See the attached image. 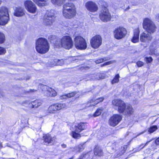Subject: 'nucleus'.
<instances>
[{
	"mask_svg": "<svg viewBox=\"0 0 159 159\" xmlns=\"http://www.w3.org/2000/svg\"><path fill=\"white\" fill-rule=\"evenodd\" d=\"M35 47L38 52L44 54L48 52L49 48V44L46 39L40 38L36 41Z\"/></svg>",
	"mask_w": 159,
	"mask_h": 159,
	"instance_id": "1",
	"label": "nucleus"
},
{
	"mask_svg": "<svg viewBox=\"0 0 159 159\" xmlns=\"http://www.w3.org/2000/svg\"><path fill=\"white\" fill-rule=\"evenodd\" d=\"M53 10L48 11L43 17L42 23L46 26L52 25L54 21L55 17Z\"/></svg>",
	"mask_w": 159,
	"mask_h": 159,
	"instance_id": "2",
	"label": "nucleus"
},
{
	"mask_svg": "<svg viewBox=\"0 0 159 159\" xmlns=\"http://www.w3.org/2000/svg\"><path fill=\"white\" fill-rule=\"evenodd\" d=\"M9 20L7 8L5 7L0 8V25H5L7 23Z\"/></svg>",
	"mask_w": 159,
	"mask_h": 159,
	"instance_id": "3",
	"label": "nucleus"
},
{
	"mask_svg": "<svg viewBox=\"0 0 159 159\" xmlns=\"http://www.w3.org/2000/svg\"><path fill=\"white\" fill-rule=\"evenodd\" d=\"M75 46L76 48L80 50L85 49L87 44L85 40L81 36H77L74 39Z\"/></svg>",
	"mask_w": 159,
	"mask_h": 159,
	"instance_id": "4",
	"label": "nucleus"
},
{
	"mask_svg": "<svg viewBox=\"0 0 159 159\" xmlns=\"http://www.w3.org/2000/svg\"><path fill=\"white\" fill-rule=\"evenodd\" d=\"M143 28L147 32L152 34L154 33L156 30V27L153 22L149 19L146 18L143 20Z\"/></svg>",
	"mask_w": 159,
	"mask_h": 159,
	"instance_id": "5",
	"label": "nucleus"
},
{
	"mask_svg": "<svg viewBox=\"0 0 159 159\" xmlns=\"http://www.w3.org/2000/svg\"><path fill=\"white\" fill-rule=\"evenodd\" d=\"M117 110L120 113H124L128 115H132L134 111L132 106L130 105H126L124 102L121 104V106Z\"/></svg>",
	"mask_w": 159,
	"mask_h": 159,
	"instance_id": "6",
	"label": "nucleus"
},
{
	"mask_svg": "<svg viewBox=\"0 0 159 159\" xmlns=\"http://www.w3.org/2000/svg\"><path fill=\"white\" fill-rule=\"evenodd\" d=\"M99 18L104 22H107L111 20V16L107 7H104L102 8L99 14Z\"/></svg>",
	"mask_w": 159,
	"mask_h": 159,
	"instance_id": "7",
	"label": "nucleus"
},
{
	"mask_svg": "<svg viewBox=\"0 0 159 159\" xmlns=\"http://www.w3.org/2000/svg\"><path fill=\"white\" fill-rule=\"evenodd\" d=\"M126 33V30L125 28L122 27L117 28L114 32V37L117 39H120L124 38Z\"/></svg>",
	"mask_w": 159,
	"mask_h": 159,
	"instance_id": "8",
	"label": "nucleus"
},
{
	"mask_svg": "<svg viewBox=\"0 0 159 159\" xmlns=\"http://www.w3.org/2000/svg\"><path fill=\"white\" fill-rule=\"evenodd\" d=\"M91 47L94 48H97L99 47L102 43V39L99 35L94 36L90 41Z\"/></svg>",
	"mask_w": 159,
	"mask_h": 159,
	"instance_id": "9",
	"label": "nucleus"
},
{
	"mask_svg": "<svg viewBox=\"0 0 159 159\" xmlns=\"http://www.w3.org/2000/svg\"><path fill=\"white\" fill-rule=\"evenodd\" d=\"M25 8L29 12L34 14L36 12L37 8L35 4L30 0H26L24 3Z\"/></svg>",
	"mask_w": 159,
	"mask_h": 159,
	"instance_id": "10",
	"label": "nucleus"
},
{
	"mask_svg": "<svg viewBox=\"0 0 159 159\" xmlns=\"http://www.w3.org/2000/svg\"><path fill=\"white\" fill-rule=\"evenodd\" d=\"M122 118V116L120 115H114L110 118L109 124L111 126H115L120 122Z\"/></svg>",
	"mask_w": 159,
	"mask_h": 159,
	"instance_id": "11",
	"label": "nucleus"
},
{
	"mask_svg": "<svg viewBox=\"0 0 159 159\" xmlns=\"http://www.w3.org/2000/svg\"><path fill=\"white\" fill-rule=\"evenodd\" d=\"M63 15L66 18L69 19L70 17V3L69 1L65 3L63 7Z\"/></svg>",
	"mask_w": 159,
	"mask_h": 159,
	"instance_id": "12",
	"label": "nucleus"
},
{
	"mask_svg": "<svg viewBox=\"0 0 159 159\" xmlns=\"http://www.w3.org/2000/svg\"><path fill=\"white\" fill-rule=\"evenodd\" d=\"M85 6L88 10L92 12L96 11L98 9L96 4L93 2H88L86 3Z\"/></svg>",
	"mask_w": 159,
	"mask_h": 159,
	"instance_id": "13",
	"label": "nucleus"
},
{
	"mask_svg": "<svg viewBox=\"0 0 159 159\" xmlns=\"http://www.w3.org/2000/svg\"><path fill=\"white\" fill-rule=\"evenodd\" d=\"M62 47L66 49H70V36H65L61 39Z\"/></svg>",
	"mask_w": 159,
	"mask_h": 159,
	"instance_id": "14",
	"label": "nucleus"
},
{
	"mask_svg": "<svg viewBox=\"0 0 159 159\" xmlns=\"http://www.w3.org/2000/svg\"><path fill=\"white\" fill-rule=\"evenodd\" d=\"M43 139L46 145L53 144L55 142V137L52 138L49 134L44 135L43 137Z\"/></svg>",
	"mask_w": 159,
	"mask_h": 159,
	"instance_id": "15",
	"label": "nucleus"
},
{
	"mask_svg": "<svg viewBox=\"0 0 159 159\" xmlns=\"http://www.w3.org/2000/svg\"><path fill=\"white\" fill-rule=\"evenodd\" d=\"M158 45L156 41L152 43L150 47L149 54L150 55H152L154 54L156 55H159V54L157 52V50H156V48Z\"/></svg>",
	"mask_w": 159,
	"mask_h": 159,
	"instance_id": "16",
	"label": "nucleus"
},
{
	"mask_svg": "<svg viewBox=\"0 0 159 159\" xmlns=\"http://www.w3.org/2000/svg\"><path fill=\"white\" fill-rule=\"evenodd\" d=\"M104 99V98L101 97L97 98L96 99H93L88 102L87 106L88 107L91 106H94L98 104V103L102 102Z\"/></svg>",
	"mask_w": 159,
	"mask_h": 159,
	"instance_id": "17",
	"label": "nucleus"
},
{
	"mask_svg": "<svg viewBox=\"0 0 159 159\" xmlns=\"http://www.w3.org/2000/svg\"><path fill=\"white\" fill-rule=\"evenodd\" d=\"M75 127L76 131L78 132H80L86 128V126L83 123H80L75 125Z\"/></svg>",
	"mask_w": 159,
	"mask_h": 159,
	"instance_id": "18",
	"label": "nucleus"
},
{
	"mask_svg": "<svg viewBox=\"0 0 159 159\" xmlns=\"http://www.w3.org/2000/svg\"><path fill=\"white\" fill-rule=\"evenodd\" d=\"M139 31L138 29H135L134 31V36L131 39V41L136 43L139 41Z\"/></svg>",
	"mask_w": 159,
	"mask_h": 159,
	"instance_id": "19",
	"label": "nucleus"
},
{
	"mask_svg": "<svg viewBox=\"0 0 159 159\" xmlns=\"http://www.w3.org/2000/svg\"><path fill=\"white\" fill-rule=\"evenodd\" d=\"M152 39V37L148 34H146L143 32L140 35V40L142 42H145L147 40H151Z\"/></svg>",
	"mask_w": 159,
	"mask_h": 159,
	"instance_id": "20",
	"label": "nucleus"
},
{
	"mask_svg": "<svg viewBox=\"0 0 159 159\" xmlns=\"http://www.w3.org/2000/svg\"><path fill=\"white\" fill-rule=\"evenodd\" d=\"M124 102L120 99H114L112 101V104L115 107V108L117 110L121 106Z\"/></svg>",
	"mask_w": 159,
	"mask_h": 159,
	"instance_id": "21",
	"label": "nucleus"
},
{
	"mask_svg": "<svg viewBox=\"0 0 159 159\" xmlns=\"http://www.w3.org/2000/svg\"><path fill=\"white\" fill-rule=\"evenodd\" d=\"M25 14L24 9L21 7H17L14 13V15L17 17L21 16Z\"/></svg>",
	"mask_w": 159,
	"mask_h": 159,
	"instance_id": "22",
	"label": "nucleus"
},
{
	"mask_svg": "<svg viewBox=\"0 0 159 159\" xmlns=\"http://www.w3.org/2000/svg\"><path fill=\"white\" fill-rule=\"evenodd\" d=\"M38 6L43 7L47 5L48 0H33Z\"/></svg>",
	"mask_w": 159,
	"mask_h": 159,
	"instance_id": "23",
	"label": "nucleus"
},
{
	"mask_svg": "<svg viewBox=\"0 0 159 159\" xmlns=\"http://www.w3.org/2000/svg\"><path fill=\"white\" fill-rule=\"evenodd\" d=\"M57 111L55 105L54 104L50 106L48 108L47 111V115H48L49 114L55 113Z\"/></svg>",
	"mask_w": 159,
	"mask_h": 159,
	"instance_id": "24",
	"label": "nucleus"
},
{
	"mask_svg": "<svg viewBox=\"0 0 159 159\" xmlns=\"http://www.w3.org/2000/svg\"><path fill=\"white\" fill-rule=\"evenodd\" d=\"M70 18L75 16L76 14V8L73 4H70Z\"/></svg>",
	"mask_w": 159,
	"mask_h": 159,
	"instance_id": "25",
	"label": "nucleus"
},
{
	"mask_svg": "<svg viewBox=\"0 0 159 159\" xmlns=\"http://www.w3.org/2000/svg\"><path fill=\"white\" fill-rule=\"evenodd\" d=\"M51 1L54 5L60 6L65 2L66 0H51Z\"/></svg>",
	"mask_w": 159,
	"mask_h": 159,
	"instance_id": "26",
	"label": "nucleus"
},
{
	"mask_svg": "<svg viewBox=\"0 0 159 159\" xmlns=\"http://www.w3.org/2000/svg\"><path fill=\"white\" fill-rule=\"evenodd\" d=\"M94 154L96 156H101L103 155V152L100 148L98 146H96L94 148Z\"/></svg>",
	"mask_w": 159,
	"mask_h": 159,
	"instance_id": "27",
	"label": "nucleus"
},
{
	"mask_svg": "<svg viewBox=\"0 0 159 159\" xmlns=\"http://www.w3.org/2000/svg\"><path fill=\"white\" fill-rule=\"evenodd\" d=\"M48 88V90L47 93V94L46 95V96L55 97L57 95V93L54 89L51 88Z\"/></svg>",
	"mask_w": 159,
	"mask_h": 159,
	"instance_id": "28",
	"label": "nucleus"
},
{
	"mask_svg": "<svg viewBox=\"0 0 159 159\" xmlns=\"http://www.w3.org/2000/svg\"><path fill=\"white\" fill-rule=\"evenodd\" d=\"M41 104L42 102L40 100H37L32 102L30 105H31L32 108H37L41 105Z\"/></svg>",
	"mask_w": 159,
	"mask_h": 159,
	"instance_id": "29",
	"label": "nucleus"
},
{
	"mask_svg": "<svg viewBox=\"0 0 159 159\" xmlns=\"http://www.w3.org/2000/svg\"><path fill=\"white\" fill-rule=\"evenodd\" d=\"M57 111L60 110L62 108H65L66 104L64 103H60L54 104Z\"/></svg>",
	"mask_w": 159,
	"mask_h": 159,
	"instance_id": "30",
	"label": "nucleus"
},
{
	"mask_svg": "<svg viewBox=\"0 0 159 159\" xmlns=\"http://www.w3.org/2000/svg\"><path fill=\"white\" fill-rule=\"evenodd\" d=\"M80 132H78L77 131H76V130H75L74 131L72 132V136L73 138L76 139H79L81 137V135Z\"/></svg>",
	"mask_w": 159,
	"mask_h": 159,
	"instance_id": "31",
	"label": "nucleus"
},
{
	"mask_svg": "<svg viewBox=\"0 0 159 159\" xmlns=\"http://www.w3.org/2000/svg\"><path fill=\"white\" fill-rule=\"evenodd\" d=\"M102 111V108H101L98 109L93 114V116L95 117L99 116L101 114Z\"/></svg>",
	"mask_w": 159,
	"mask_h": 159,
	"instance_id": "32",
	"label": "nucleus"
},
{
	"mask_svg": "<svg viewBox=\"0 0 159 159\" xmlns=\"http://www.w3.org/2000/svg\"><path fill=\"white\" fill-rule=\"evenodd\" d=\"M98 74L95 73L94 74L89 75H88V77L89 78V80H98L96 79L97 77L98 76Z\"/></svg>",
	"mask_w": 159,
	"mask_h": 159,
	"instance_id": "33",
	"label": "nucleus"
},
{
	"mask_svg": "<svg viewBox=\"0 0 159 159\" xmlns=\"http://www.w3.org/2000/svg\"><path fill=\"white\" fill-rule=\"evenodd\" d=\"M157 129V126H152L149 129L148 132L149 133H152L155 131Z\"/></svg>",
	"mask_w": 159,
	"mask_h": 159,
	"instance_id": "34",
	"label": "nucleus"
},
{
	"mask_svg": "<svg viewBox=\"0 0 159 159\" xmlns=\"http://www.w3.org/2000/svg\"><path fill=\"white\" fill-rule=\"evenodd\" d=\"M120 77L119 75L118 74H116L114 78L111 81L112 84H114L115 83H118L119 81V78Z\"/></svg>",
	"mask_w": 159,
	"mask_h": 159,
	"instance_id": "35",
	"label": "nucleus"
},
{
	"mask_svg": "<svg viewBox=\"0 0 159 159\" xmlns=\"http://www.w3.org/2000/svg\"><path fill=\"white\" fill-rule=\"evenodd\" d=\"M40 88L42 89L43 91H45V93H47L48 92V88H50L48 86H47V85H44L43 84H40Z\"/></svg>",
	"mask_w": 159,
	"mask_h": 159,
	"instance_id": "36",
	"label": "nucleus"
},
{
	"mask_svg": "<svg viewBox=\"0 0 159 159\" xmlns=\"http://www.w3.org/2000/svg\"><path fill=\"white\" fill-rule=\"evenodd\" d=\"M152 140L147 142L145 144H142L140 145L139 147H138V149L139 151L143 149V148H144L145 146L148 145V144Z\"/></svg>",
	"mask_w": 159,
	"mask_h": 159,
	"instance_id": "37",
	"label": "nucleus"
},
{
	"mask_svg": "<svg viewBox=\"0 0 159 159\" xmlns=\"http://www.w3.org/2000/svg\"><path fill=\"white\" fill-rule=\"evenodd\" d=\"M55 46L57 48H59L61 47H62L61 43V40L59 39L58 40H56L55 42L54 43Z\"/></svg>",
	"mask_w": 159,
	"mask_h": 159,
	"instance_id": "38",
	"label": "nucleus"
},
{
	"mask_svg": "<svg viewBox=\"0 0 159 159\" xmlns=\"http://www.w3.org/2000/svg\"><path fill=\"white\" fill-rule=\"evenodd\" d=\"M5 39L4 35L2 33L0 32V43H3Z\"/></svg>",
	"mask_w": 159,
	"mask_h": 159,
	"instance_id": "39",
	"label": "nucleus"
},
{
	"mask_svg": "<svg viewBox=\"0 0 159 159\" xmlns=\"http://www.w3.org/2000/svg\"><path fill=\"white\" fill-rule=\"evenodd\" d=\"M83 146L82 145H79L77 147H76L75 149V152H80L83 149Z\"/></svg>",
	"mask_w": 159,
	"mask_h": 159,
	"instance_id": "40",
	"label": "nucleus"
},
{
	"mask_svg": "<svg viewBox=\"0 0 159 159\" xmlns=\"http://www.w3.org/2000/svg\"><path fill=\"white\" fill-rule=\"evenodd\" d=\"M98 77H97L96 79L98 80L100 79H103L105 78V75L104 74L100 73H98Z\"/></svg>",
	"mask_w": 159,
	"mask_h": 159,
	"instance_id": "41",
	"label": "nucleus"
},
{
	"mask_svg": "<svg viewBox=\"0 0 159 159\" xmlns=\"http://www.w3.org/2000/svg\"><path fill=\"white\" fill-rule=\"evenodd\" d=\"M70 97V93H68L67 94H64L63 95L60 96V98L61 99H66L67 98H69Z\"/></svg>",
	"mask_w": 159,
	"mask_h": 159,
	"instance_id": "42",
	"label": "nucleus"
},
{
	"mask_svg": "<svg viewBox=\"0 0 159 159\" xmlns=\"http://www.w3.org/2000/svg\"><path fill=\"white\" fill-rule=\"evenodd\" d=\"M6 52V50L4 48L0 47V55L4 54Z\"/></svg>",
	"mask_w": 159,
	"mask_h": 159,
	"instance_id": "43",
	"label": "nucleus"
},
{
	"mask_svg": "<svg viewBox=\"0 0 159 159\" xmlns=\"http://www.w3.org/2000/svg\"><path fill=\"white\" fill-rule=\"evenodd\" d=\"M114 61H109L106 62L104 64H102V65H101V66H104L109 65L113 63V62H114Z\"/></svg>",
	"mask_w": 159,
	"mask_h": 159,
	"instance_id": "44",
	"label": "nucleus"
},
{
	"mask_svg": "<svg viewBox=\"0 0 159 159\" xmlns=\"http://www.w3.org/2000/svg\"><path fill=\"white\" fill-rule=\"evenodd\" d=\"M145 58L147 63H151L152 61L153 60L151 57H146Z\"/></svg>",
	"mask_w": 159,
	"mask_h": 159,
	"instance_id": "45",
	"label": "nucleus"
},
{
	"mask_svg": "<svg viewBox=\"0 0 159 159\" xmlns=\"http://www.w3.org/2000/svg\"><path fill=\"white\" fill-rule=\"evenodd\" d=\"M106 60H107V59H100L97 60H96L95 61V62L97 64H99L102 62L104 61H105Z\"/></svg>",
	"mask_w": 159,
	"mask_h": 159,
	"instance_id": "46",
	"label": "nucleus"
},
{
	"mask_svg": "<svg viewBox=\"0 0 159 159\" xmlns=\"http://www.w3.org/2000/svg\"><path fill=\"white\" fill-rule=\"evenodd\" d=\"M136 64L139 67H140L143 65L144 63L141 61H139L136 63Z\"/></svg>",
	"mask_w": 159,
	"mask_h": 159,
	"instance_id": "47",
	"label": "nucleus"
},
{
	"mask_svg": "<svg viewBox=\"0 0 159 159\" xmlns=\"http://www.w3.org/2000/svg\"><path fill=\"white\" fill-rule=\"evenodd\" d=\"M76 94V93L75 92H73L71 93H70V98L73 97H74L75 96Z\"/></svg>",
	"mask_w": 159,
	"mask_h": 159,
	"instance_id": "48",
	"label": "nucleus"
},
{
	"mask_svg": "<svg viewBox=\"0 0 159 159\" xmlns=\"http://www.w3.org/2000/svg\"><path fill=\"white\" fill-rule=\"evenodd\" d=\"M155 143L157 145H159V137L155 140Z\"/></svg>",
	"mask_w": 159,
	"mask_h": 159,
	"instance_id": "49",
	"label": "nucleus"
},
{
	"mask_svg": "<svg viewBox=\"0 0 159 159\" xmlns=\"http://www.w3.org/2000/svg\"><path fill=\"white\" fill-rule=\"evenodd\" d=\"M79 57H70V60H74V59L76 60L78 59Z\"/></svg>",
	"mask_w": 159,
	"mask_h": 159,
	"instance_id": "50",
	"label": "nucleus"
},
{
	"mask_svg": "<svg viewBox=\"0 0 159 159\" xmlns=\"http://www.w3.org/2000/svg\"><path fill=\"white\" fill-rule=\"evenodd\" d=\"M70 48L72 47V46H73V44L72 43V40L71 38H70Z\"/></svg>",
	"mask_w": 159,
	"mask_h": 159,
	"instance_id": "51",
	"label": "nucleus"
},
{
	"mask_svg": "<svg viewBox=\"0 0 159 159\" xmlns=\"http://www.w3.org/2000/svg\"><path fill=\"white\" fill-rule=\"evenodd\" d=\"M146 130H144L142 132H141L139 134H138L137 135V136H138L141 134H143L145 132H146Z\"/></svg>",
	"mask_w": 159,
	"mask_h": 159,
	"instance_id": "52",
	"label": "nucleus"
},
{
	"mask_svg": "<svg viewBox=\"0 0 159 159\" xmlns=\"http://www.w3.org/2000/svg\"><path fill=\"white\" fill-rule=\"evenodd\" d=\"M156 18L157 19H159V14H157L156 16Z\"/></svg>",
	"mask_w": 159,
	"mask_h": 159,
	"instance_id": "53",
	"label": "nucleus"
},
{
	"mask_svg": "<svg viewBox=\"0 0 159 159\" xmlns=\"http://www.w3.org/2000/svg\"><path fill=\"white\" fill-rule=\"evenodd\" d=\"M62 147L63 148H65L66 147V145L65 144H63L61 145Z\"/></svg>",
	"mask_w": 159,
	"mask_h": 159,
	"instance_id": "54",
	"label": "nucleus"
},
{
	"mask_svg": "<svg viewBox=\"0 0 159 159\" xmlns=\"http://www.w3.org/2000/svg\"><path fill=\"white\" fill-rule=\"evenodd\" d=\"M6 146H7L10 147L11 148H12V147H11L10 146V145L9 144H8V143H6Z\"/></svg>",
	"mask_w": 159,
	"mask_h": 159,
	"instance_id": "55",
	"label": "nucleus"
},
{
	"mask_svg": "<svg viewBox=\"0 0 159 159\" xmlns=\"http://www.w3.org/2000/svg\"><path fill=\"white\" fill-rule=\"evenodd\" d=\"M3 147V146H2V143H0V149L2 148Z\"/></svg>",
	"mask_w": 159,
	"mask_h": 159,
	"instance_id": "56",
	"label": "nucleus"
},
{
	"mask_svg": "<svg viewBox=\"0 0 159 159\" xmlns=\"http://www.w3.org/2000/svg\"><path fill=\"white\" fill-rule=\"evenodd\" d=\"M34 89H33V90L31 89L30 90V91H31V92H34Z\"/></svg>",
	"mask_w": 159,
	"mask_h": 159,
	"instance_id": "57",
	"label": "nucleus"
},
{
	"mask_svg": "<svg viewBox=\"0 0 159 159\" xmlns=\"http://www.w3.org/2000/svg\"><path fill=\"white\" fill-rule=\"evenodd\" d=\"M78 97V96L77 95H76L75 97V99L76 98H77Z\"/></svg>",
	"mask_w": 159,
	"mask_h": 159,
	"instance_id": "58",
	"label": "nucleus"
},
{
	"mask_svg": "<svg viewBox=\"0 0 159 159\" xmlns=\"http://www.w3.org/2000/svg\"><path fill=\"white\" fill-rule=\"evenodd\" d=\"M59 61H61V62H63V60H61Z\"/></svg>",
	"mask_w": 159,
	"mask_h": 159,
	"instance_id": "59",
	"label": "nucleus"
},
{
	"mask_svg": "<svg viewBox=\"0 0 159 159\" xmlns=\"http://www.w3.org/2000/svg\"><path fill=\"white\" fill-rule=\"evenodd\" d=\"M80 159H81V158H80Z\"/></svg>",
	"mask_w": 159,
	"mask_h": 159,
	"instance_id": "60",
	"label": "nucleus"
}]
</instances>
